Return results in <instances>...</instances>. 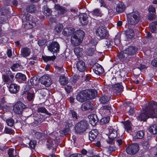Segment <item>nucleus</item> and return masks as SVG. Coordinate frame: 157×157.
<instances>
[{"label":"nucleus","instance_id":"f257e3e1","mask_svg":"<svg viewBox=\"0 0 157 157\" xmlns=\"http://www.w3.org/2000/svg\"><path fill=\"white\" fill-rule=\"evenodd\" d=\"M144 109L138 117L140 121H144L149 117H157V103L155 101L149 103Z\"/></svg>","mask_w":157,"mask_h":157},{"label":"nucleus","instance_id":"f03ea898","mask_svg":"<svg viewBox=\"0 0 157 157\" xmlns=\"http://www.w3.org/2000/svg\"><path fill=\"white\" fill-rule=\"evenodd\" d=\"M128 18V23L132 25L137 24L141 19L140 16L137 11L133 12L129 14Z\"/></svg>","mask_w":157,"mask_h":157},{"label":"nucleus","instance_id":"7ed1b4c3","mask_svg":"<svg viewBox=\"0 0 157 157\" xmlns=\"http://www.w3.org/2000/svg\"><path fill=\"white\" fill-rule=\"evenodd\" d=\"M88 125V124L86 121H81L75 125V131L78 133L83 132L87 128Z\"/></svg>","mask_w":157,"mask_h":157},{"label":"nucleus","instance_id":"20e7f679","mask_svg":"<svg viewBox=\"0 0 157 157\" xmlns=\"http://www.w3.org/2000/svg\"><path fill=\"white\" fill-rule=\"evenodd\" d=\"M26 108V106L22 102L19 101L13 106V108L14 112L18 114L22 113L23 110Z\"/></svg>","mask_w":157,"mask_h":157},{"label":"nucleus","instance_id":"39448f33","mask_svg":"<svg viewBox=\"0 0 157 157\" xmlns=\"http://www.w3.org/2000/svg\"><path fill=\"white\" fill-rule=\"evenodd\" d=\"M139 149L138 144L137 143H134L128 146L126 148V151L127 154L133 155L136 153Z\"/></svg>","mask_w":157,"mask_h":157},{"label":"nucleus","instance_id":"423d86ee","mask_svg":"<svg viewBox=\"0 0 157 157\" xmlns=\"http://www.w3.org/2000/svg\"><path fill=\"white\" fill-rule=\"evenodd\" d=\"M109 135L108 139L106 140V141L109 144H112L114 139L117 136V131L113 128L111 127L109 129Z\"/></svg>","mask_w":157,"mask_h":157},{"label":"nucleus","instance_id":"0eeeda50","mask_svg":"<svg viewBox=\"0 0 157 157\" xmlns=\"http://www.w3.org/2000/svg\"><path fill=\"white\" fill-rule=\"evenodd\" d=\"M96 36L100 38H103L106 37L107 31L104 28L101 27L97 28L95 31Z\"/></svg>","mask_w":157,"mask_h":157},{"label":"nucleus","instance_id":"6e6552de","mask_svg":"<svg viewBox=\"0 0 157 157\" xmlns=\"http://www.w3.org/2000/svg\"><path fill=\"white\" fill-rule=\"evenodd\" d=\"M48 50L53 54L54 52H57L59 51V45L56 42H52L48 46Z\"/></svg>","mask_w":157,"mask_h":157},{"label":"nucleus","instance_id":"1a4fd4ad","mask_svg":"<svg viewBox=\"0 0 157 157\" xmlns=\"http://www.w3.org/2000/svg\"><path fill=\"white\" fill-rule=\"evenodd\" d=\"M84 90L87 100L94 98L97 96V93L95 90Z\"/></svg>","mask_w":157,"mask_h":157},{"label":"nucleus","instance_id":"9d476101","mask_svg":"<svg viewBox=\"0 0 157 157\" xmlns=\"http://www.w3.org/2000/svg\"><path fill=\"white\" fill-rule=\"evenodd\" d=\"M40 82L46 87L49 86L51 84V78L48 76L45 75L42 76L40 80Z\"/></svg>","mask_w":157,"mask_h":157},{"label":"nucleus","instance_id":"9b49d317","mask_svg":"<svg viewBox=\"0 0 157 157\" xmlns=\"http://www.w3.org/2000/svg\"><path fill=\"white\" fill-rule=\"evenodd\" d=\"M82 39L78 38L76 35H72L71 39V44L74 46L79 45L82 43Z\"/></svg>","mask_w":157,"mask_h":157},{"label":"nucleus","instance_id":"f8f14e48","mask_svg":"<svg viewBox=\"0 0 157 157\" xmlns=\"http://www.w3.org/2000/svg\"><path fill=\"white\" fill-rule=\"evenodd\" d=\"M94 105L90 101H88L83 103L81 107V109L82 111H86L89 109L92 110Z\"/></svg>","mask_w":157,"mask_h":157},{"label":"nucleus","instance_id":"ddd939ff","mask_svg":"<svg viewBox=\"0 0 157 157\" xmlns=\"http://www.w3.org/2000/svg\"><path fill=\"white\" fill-rule=\"evenodd\" d=\"M85 92V90H83L81 91L77 94L76 99L78 101L82 102L87 100Z\"/></svg>","mask_w":157,"mask_h":157},{"label":"nucleus","instance_id":"4468645a","mask_svg":"<svg viewBox=\"0 0 157 157\" xmlns=\"http://www.w3.org/2000/svg\"><path fill=\"white\" fill-rule=\"evenodd\" d=\"M90 123L93 126H95L98 121L97 116L94 114H91L88 116Z\"/></svg>","mask_w":157,"mask_h":157},{"label":"nucleus","instance_id":"2eb2a0df","mask_svg":"<svg viewBox=\"0 0 157 157\" xmlns=\"http://www.w3.org/2000/svg\"><path fill=\"white\" fill-rule=\"evenodd\" d=\"M93 69L94 73L98 75L102 74L103 70L102 66L98 63L93 65Z\"/></svg>","mask_w":157,"mask_h":157},{"label":"nucleus","instance_id":"dca6fc26","mask_svg":"<svg viewBox=\"0 0 157 157\" xmlns=\"http://www.w3.org/2000/svg\"><path fill=\"white\" fill-rule=\"evenodd\" d=\"M54 9L58 11V13L61 15L64 14L67 12V10L66 8L59 4H56L55 5Z\"/></svg>","mask_w":157,"mask_h":157},{"label":"nucleus","instance_id":"f3484780","mask_svg":"<svg viewBox=\"0 0 157 157\" xmlns=\"http://www.w3.org/2000/svg\"><path fill=\"white\" fill-rule=\"evenodd\" d=\"M31 52L30 49L28 47L22 48L21 50V56L26 57L29 56Z\"/></svg>","mask_w":157,"mask_h":157},{"label":"nucleus","instance_id":"a211bd4d","mask_svg":"<svg viewBox=\"0 0 157 157\" xmlns=\"http://www.w3.org/2000/svg\"><path fill=\"white\" fill-rule=\"evenodd\" d=\"M75 29L71 27H67L64 29L62 34L65 36H68L74 33Z\"/></svg>","mask_w":157,"mask_h":157},{"label":"nucleus","instance_id":"6ab92c4d","mask_svg":"<svg viewBox=\"0 0 157 157\" xmlns=\"http://www.w3.org/2000/svg\"><path fill=\"white\" fill-rule=\"evenodd\" d=\"M76 67L80 71L83 72L86 68V66L85 63L83 61L79 60L76 64Z\"/></svg>","mask_w":157,"mask_h":157},{"label":"nucleus","instance_id":"aec40b11","mask_svg":"<svg viewBox=\"0 0 157 157\" xmlns=\"http://www.w3.org/2000/svg\"><path fill=\"white\" fill-rule=\"evenodd\" d=\"M124 51L125 53H126L128 56H131L135 53L136 51V49L135 47L130 46L125 50Z\"/></svg>","mask_w":157,"mask_h":157},{"label":"nucleus","instance_id":"412c9836","mask_svg":"<svg viewBox=\"0 0 157 157\" xmlns=\"http://www.w3.org/2000/svg\"><path fill=\"white\" fill-rule=\"evenodd\" d=\"M98 132L96 129H92L90 131L89 134V139L90 141L94 140L98 135Z\"/></svg>","mask_w":157,"mask_h":157},{"label":"nucleus","instance_id":"4be33fe9","mask_svg":"<svg viewBox=\"0 0 157 157\" xmlns=\"http://www.w3.org/2000/svg\"><path fill=\"white\" fill-rule=\"evenodd\" d=\"M79 20L82 25H86L88 21L87 15L85 13L81 14L80 15Z\"/></svg>","mask_w":157,"mask_h":157},{"label":"nucleus","instance_id":"5701e85b","mask_svg":"<svg viewBox=\"0 0 157 157\" xmlns=\"http://www.w3.org/2000/svg\"><path fill=\"white\" fill-rule=\"evenodd\" d=\"M117 56L119 59L122 61H127L129 60V58L128 57V56L125 53L124 50L123 52H121Z\"/></svg>","mask_w":157,"mask_h":157},{"label":"nucleus","instance_id":"b1692460","mask_svg":"<svg viewBox=\"0 0 157 157\" xmlns=\"http://www.w3.org/2000/svg\"><path fill=\"white\" fill-rule=\"evenodd\" d=\"M9 89L11 93L16 94L19 90V88L16 84L13 83L10 85Z\"/></svg>","mask_w":157,"mask_h":157},{"label":"nucleus","instance_id":"393cba45","mask_svg":"<svg viewBox=\"0 0 157 157\" xmlns=\"http://www.w3.org/2000/svg\"><path fill=\"white\" fill-rule=\"evenodd\" d=\"M125 34L127 39L128 40L131 39L134 36V33L132 29H128L125 31Z\"/></svg>","mask_w":157,"mask_h":157},{"label":"nucleus","instance_id":"a878e982","mask_svg":"<svg viewBox=\"0 0 157 157\" xmlns=\"http://www.w3.org/2000/svg\"><path fill=\"white\" fill-rule=\"evenodd\" d=\"M125 8L124 4L122 2H120L117 5L116 9L117 12L122 13L124 11Z\"/></svg>","mask_w":157,"mask_h":157},{"label":"nucleus","instance_id":"bb28decb","mask_svg":"<svg viewBox=\"0 0 157 157\" xmlns=\"http://www.w3.org/2000/svg\"><path fill=\"white\" fill-rule=\"evenodd\" d=\"M101 109L103 112H106L107 113H109L112 110L111 105L110 104L105 105L102 106Z\"/></svg>","mask_w":157,"mask_h":157},{"label":"nucleus","instance_id":"cd10ccee","mask_svg":"<svg viewBox=\"0 0 157 157\" xmlns=\"http://www.w3.org/2000/svg\"><path fill=\"white\" fill-rule=\"evenodd\" d=\"M59 81L60 84L62 85L66 84L68 82V78L63 75L60 76Z\"/></svg>","mask_w":157,"mask_h":157},{"label":"nucleus","instance_id":"c85d7f7f","mask_svg":"<svg viewBox=\"0 0 157 157\" xmlns=\"http://www.w3.org/2000/svg\"><path fill=\"white\" fill-rule=\"evenodd\" d=\"M114 90L118 93H120L123 90V87L120 83H117L114 86Z\"/></svg>","mask_w":157,"mask_h":157},{"label":"nucleus","instance_id":"c756f323","mask_svg":"<svg viewBox=\"0 0 157 157\" xmlns=\"http://www.w3.org/2000/svg\"><path fill=\"white\" fill-rule=\"evenodd\" d=\"M40 22L39 20L30 21L29 22V25L30 28H32L36 26L39 25L40 24Z\"/></svg>","mask_w":157,"mask_h":157},{"label":"nucleus","instance_id":"7c9ffc66","mask_svg":"<svg viewBox=\"0 0 157 157\" xmlns=\"http://www.w3.org/2000/svg\"><path fill=\"white\" fill-rule=\"evenodd\" d=\"M26 10L27 12L30 13H35L36 11V9L34 5L31 4L27 6Z\"/></svg>","mask_w":157,"mask_h":157},{"label":"nucleus","instance_id":"2f4dec72","mask_svg":"<svg viewBox=\"0 0 157 157\" xmlns=\"http://www.w3.org/2000/svg\"><path fill=\"white\" fill-rule=\"evenodd\" d=\"M82 51L83 49L79 47L76 48L74 50V52L78 57H80L82 56Z\"/></svg>","mask_w":157,"mask_h":157},{"label":"nucleus","instance_id":"473e14b6","mask_svg":"<svg viewBox=\"0 0 157 157\" xmlns=\"http://www.w3.org/2000/svg\"><path fill=\"white\" fill-rule=\"evenodd\" d=\"M73 35H76L78 38L82 39L84 36V33L82 30H78L76 31Z\"/></svg>","mask_w":157,"mask_h":157},{"label":"nucleus","instance_id":"72a5a7b5","mask_svg":"<svg viewBox=\"0 0 157 157\" xmlns=\"http://www.w3.org/2000/svg\"><path fill=\"white\" fill-rule=\"evenodd\" d=\"M124 128L127 132H129L131 130L132 124L131 122L129 121H125L124 123Z\"/></svg>","mask_w":157,"mask_h":157},{"label":"nucleus","instance_id":"f704fd0d","mask_svg":"<svg viewBox=\"0 0 157 157\" xmlns=\"http://www.w3.org/2000/svg\"><path fill=\"white\" fill-rule=\"evenodd\" d=\"M30 134H31L34 138L37 139H40L41 136V134L40 133L37 132L34 130L31 131Z\"/></svg>","mask_w":157,"mask_h":157},{"label":"nucleus","instance_id":"c9c22d12","mask_svg":"<svg viewBox=\"0 0 157 157\" xmlns=\"http://www.w3.org/2000/svg\"><path fill=\"white\" fill-rule=\"evenodd\" d=\"M149 132L153 134L157 133V124H154L150 126L149 129Z\"/></svg>","mask_w":157,"mask_h":157},{"label":"nucleus","instance_id":"e433bc0d","mask_svg":"<svg viewBox=\"0 0 157 157\" xmlns=\"http://www.w3.org/2000/svg\"><path fill=\"white\" fill-rule=\"evenodd\" d=\"M110 99V97H108L106 95L102 96L100 98L99 100L100 102L102 104H105L108 102Z\"/></svg>","mask_w":157,"mask_h":157},{"label":"nucleus","instance_id":"4c0bfd02","mask_svg":"<svg viewBox=\"0 0 157 157\" xmlns=\"http://www.w3.org/2000/svg\"><path fill=\"white\" fill-rule=\"evenodd\" d=\"M30 82L32 85L36 86L39 83V80L36 76L32 77L30 79Z\"/></svg>","mask_w":157,"mask_h":157},{"label":"nucleus","instance_id":"58836bf2","mask_svg":"<svg viewBox=\"0 0 157 157\" xmlns=\"http://www.w3.org/2000/svg\"><path fill=\"white\" fill-rule=\"evenodd\" d=\"M115 150V149L112 145V146L110 145L106 149L105 152L106 155H108Z\"/></svg>","mask_w":157,"mask_h":157},{"label":"nucleus","instance_id":"ea45409f","mask_svg":"<svg viewBox=\"0 0 157 157\" xmlns=\"http://www.w3.org/2000/svg\"><path fill=\"white\" fill-rule=\"evenodd\" d=\"M9 12L8 8L4 7L0 8V15H5L8 14Z\"/></svg>","mask_w":157,"mask_h":157},{"label":"nucleus","instance_id":"a19ab883","mask_svg":"<svg viewBox=\"0 0 157 157\" xmlns=\"http://www.w3.org/2000/svg\"><path fill=\"white\" fill-rule=\"evenodd\" d=\"M103 45L105 48V49L108 48H111L112 47V45L111 43V41L109 39H108L104 41Z\"/></svg>","mask_w":157,"mask_h":157},{"label":"nucleus","instance_id":"79ce46f5","mask_svg":"<svg viewBox=\"0 0 157 157\" xmlns=\"http://www.w3.org/2000/svg\"><path fill=\"white\" fill-rule=\"evenodd\" d=\"M38 111L39 112L45 113L47 115L50 116L51 114L44 107H40L38 109Z\"/></svg>","mask_w":157,"mask_h":157},{"label":"nucleus","instance_id":"37998d69","mask_svg":"<svg viewBox=\"0 0 157 157\" xmlns=\"http://www.w3.org/2000/svg\"><path fill=\"white\" fill-rule=\"evenodd\" d=\"M8 154L9 157H16V151L13 149L10 148L8 151Z\"/></svg>","mask_w":157,"mask_h":157},{"label":"nucleus","instance_id":"c03bdc74","mask_svg":"<svg viewBox=\"0 0 157 157\" xmlns=\"http://www.w3.org/2000/svg\"><path fill=\"white\" fill-rule=\"evenodd\" d=\"M144 135L143 132L142 131H140L136 132L135 137L138 139H141L143 138Z\"/></svg>","mask_w":157,"mask_h":157},{"label":"nucleus","instance_id":"a18cd8bd","mask_svg":"<svg viewBox=\"0 0 157 157\" xmlns=\"http://www.w3.org/2000/svg\"><path fill=\"white\" fill-rule=\"evenodd\" d=\"M15 78L17 79H21L23 81H25L26 79L25 76L21 73H17L15 76Z\"/></svg>","mask_w":157,"mask_h":157},{"label":"nucleus","instance_id":"49530a36","mask_svg":"<svg viewBox=\"0 0 157 157\" xmlns=\"http://www.w3.org/2000/svg\"><path fill=\"white\" fill-rule=\"evenodd\" d=\"M63 28V25L60 24H59L56 25L55 27V31L57 33L60 32Z\"/></svg>","mask_w":157,"mask_h":157},{"label":"nucleus","instance_id":"de8ad7c7","mask_svg":"<svg viewBox=\"0 0 157 157\" xmlns=\"http://www.w3.org/2000/svg\"><path fill=\"white\" fill-rule=\"evenodd\" d=\"M52 11L49 8L47 7H44V14L47 16H50L51 15Z\"/></svg>","mask_w":157,"mask_h":157},{"label":"nucleus","instance_id":"09e8293b","mask_svg":"<svg viewBox=\"0 0 157 157\" xmlns=\"http://www.w3.org/2000/svg\"><path fill=\"white\" fill-rule=\"evenodd\" d=\"M92 12L93 14L97 16L101 17L102 16V14L98 9L94 10Z\"/></svg>","mask_w":157,"mask_h":157},{"label":"nucleus","instance_id":"8fccbe9b","mask_svg":"<svg viewBox=\"0 0 157 157\" xmlns=\"http://www.w3.org/2000/svg\"><path fill=\"white\" fill-rule=\"evenodd\" d=\"M6 102L3 99L0 101V109H6L7 107Z\"/></svg>","mask_w":157,"mask_h":157},{"label":"nucleus","instance_id":"3c124183","mask_svg":"<svg viewBox=\"0 0 157 157\" xmlns=\"http://www.w3.org/2000/svg\"><path fill=\"white\" fill-rule=\"evenodd\" d=\"M157 25V22H154L152 23L150 25L151 31V32H154L155 30L156 25Z\"/></svg>","mask_w":157,"mask_h":157},{"label":"nucleus","instance_id":"603ef678","mask_svg":"<svg viewBox=\"0 0 157 157\" xmlns=\"http://www.w3.org/2000/svg\"><path fill=\"white\" fill-rule=\"evenodd\" d=\"M6 123L8 126L11 127L13 125L14 121L12 118H10L6 120Z\"/></svg>","mask_w":157,"mask_h":157},{"label":"nucleus","instance_id":"864d4df0","mask_svg":"<svg viewBox=\"0 0 157 157\" xmlns=\"http://www.w3.org/2000/svg\"><path fill=\"white\" fill-rule=\"evenodd\" d=\"M34 94L33 93L29 92L27 93V98L29 101H31L34 99Z\"/></svg>","mask_w":157,"mask_h":157},{"label":"nucleus","instance_id":"5fc2aeb1","mask_svg":"<svg viewBox=\"0 0 157 157\" xmlns=\"http://www.w3.org/2000/svg\"><path fill=\"white\" fill-rule=\"evenodd\" d=\"M94 49L93 48H91L88 49L86 51V55L88 56H92L94 54Z\"/></svg>","mask_w":157,"mask_h":157},{"label":"nucleus","instance_id":"6e6d98bb","mask_svg":"<svg viewBox=\"0 0 157 157\" xmlns=\"http://www.w3.org/2000/svg\"><path fill=\"white\" fill-rule=\"evenodd\" d=\"M56 57L54 56H47L43 58L44 60L46 62H47L49 60H53Z\"/></svg>","mask_w":157,"mask_h":157},{"label":"nucleus","instance_id":"4d7b16f0","mask_svg":"<svg viewBox=\"0 0 157 157\" xmlns=\"http://www.w3.org/2000/svg\"><path fill=\"white\" fill-rule=\"evenodd\" d=\"M4 132L5 133L11 134H13L14 133V131L11 128L6 127L4 130Z\"/></svg>","mask_w":157,"mask_h":157},{"label":"nucleus","instance_id":"13d9d810","mask_svg":"<svg viewBox=\"0 0 157 157\" xmlns=\"http://www.w3.org/2000/svg\"><path fill=\"white\" fill-rule=\"evenodd\" d=\"M36 144V141L35 140H32L29 144V146L32 149H34Z\"/></svg>","mask_w":157,"mask_h":157},{"label":"nucleus","instance_id":"bf43d9fd","mask_svg":"<svg viewBox=\"0 0 157 157\" xmlns=\"http://www.w3.org/2000/svg\"><path fill=\"white\" fill-rule=\"evenodd\" d=\"M2 78L4 82H7L11 81L10 78L8 75H3Z\"/></svg>","mask_w":157,"mask_h":157},{"label":"nucleus","instance_id":"052dcab7","mask_svg":"<svg viewBox=\"0 0 157 157\" xmlns=\"http://www.w3.org/2000/svg\"><path fill=\"white\" fill-rule=\"evenodd\" d=\"M65 89L67 93H69L72 91V88L71 86L69 85H67L65 87Z\"/></svg>","mask_w":157,"mask_h":157},{"label":"nucleus","instance_id":"680f3d73","mask_svg":"<svg viewBox=\"0 0 157 157\" xmlns=\"http://www.w3.org/2000/svg\"><path fill=\"white\" fill-rule=\"evenodd\" d=\"M20 67V65L18 63L14 64L13 66L11 67L12 70L14 71L16 70Z\"/></svg>","mask_w":157,"mask_h":157},{"label":"nucleus","instance_id":"e2e57ef3","mask_svg":"<svg viewBox=\"0 0 157 157\" xmlns=\"http://www.w3.org/2000/svg\"><path fill=\"white\" fill-rule=\"evenodd\" d=\"M70 127L67 126H65L64 129L63 130V132L65 134H68L70 132Z\"/></svg>","mask_w":157,"mask_h":157},{"label":"nucleus","instance_id":"0e129e2a","mask_svg":"<svg viewBox=\"0 0 157 157\" xmlns=\"http://www.w3.org/2000/svg\"><path fill=\"white\" fill-rule=\"evenodd\" d=\"M66 124L65 126H67L71 127L73 126V124L72 120H67V121L66 122Z\"/></svg>","mask_w":157,"mask_h":157},{"label":"nucleus","instance_id":"69168bd1","mask_svg":"<svg viewBox=\"0 0 157 157\" xmlns=\"http://www.w3.org/2000/svg\"><path fill=\"white\" fill-rule=\"evenodd\" d=\"M71 115L72 116V117L73 118H75V119H76L77 118V114L76 113V112L73 110H71Z\"/></svg>","mask_w":157,"mask_h":157},{"label":"nucleus","instance_id":"338daca9","mask_svg":"<svg viewBox=\"0 0 157 157\" xmlns=\"http://www.w3.org/2000/svg\"><path fill=\"white\" fill-rule=\"evenodd\" d=\"M151 63L153 66L157 67V59L153 60L151 61Z\"/></svg>","mask_w":157,"mask_h":157},{"label":"nucleus","instance_id":"774afa93","mask_svg":"<svg viewBox=\"0 0 157 157\" xmlns=\"http://www.w3.org/2000/svg\"><path fill=\"white\" fill-rule=\"evenodd\" d=\"M155 17V14L152 13H150L148 16V19L151 21L153 20Z\"/></svg>","mask_w":157,"mask_h":157}]
</instances>
